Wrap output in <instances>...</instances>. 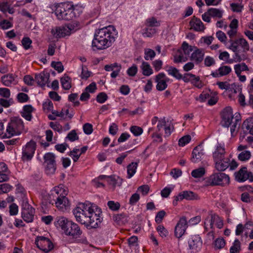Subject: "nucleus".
<instances>
[{
    "instance_id": "27",
    "label": "nucleus",
    "mask_w": 253,
    "mask_h": 253,
    "mask_svg": "<svg viewBox=\"0 0 253 253\" xmlns=\"http://www.w3.org/2000/svg\"><path fill=\"white\" fill-rule=\"evenodd\" d=\"M215 167L219 171H222L226 169L230 165V159L228 158H224L218 162H214Z\"/></svg>"
},
{
    "instance_id": "51",
    "label": "nucleus",
    "mask_w": 253,
    "mask_h": 253,
    "mask_svg": "<svg viewBox=\"0 0 253 253\" xmlns=\"http://www.w3.org/2000/svg\"><path fill=\"white\" fill-rule=\"evenodd\" d=\"M107 206L109 208L113 211H117L120 208V204L118 202L114 201H109L107 203Z\"/></svg>"
},
{
    "instance_id": "55",
    "label": "nucleus",
    "mask_w": 253,
    "mask_h": 253,
    "mask_svg": "<svg viewBox=\"0 0 253 253\" xmlns=\"http://www.w3.org/2000/svg\"><path fill=\"white\" fill-rule=\"evenodd\" d=\"M51 66L58 73H61L64 70V67L61 62L52 61Z\"/></svg>"
},
{
    "instance_id": "42",
    "label": "nucleus",
    "mask_w": 253,
    "mask_h": 253,
    "mask_svg": "<svg viewBox=\"0 0 253 253\" xmlns=\"http://www.w3.org/2000/svg\"><path fill=\"white\" fill-rule=\"evenodd\" d=\"M229 54L227 51L222 52L219 55V59L225 61L227 63H232L234 59H229Z\"/></svg>"
},
{
    "instance_id": "15",
    "label": "nucleus",
    "mask_w": 253,
    "mask_h": 253,
    "mask_svg": "<svg viewBox=\"0 0 253 253\" xmlns=\"http://www.w3.org/2000/svg\"><path fill=\"white\" fill-rule=\"evenodd\" d=\"M221 124L223 127H228L234 118L232 109L231 107H225L221 113Z\"/></svg>"
},
{
    "instance_id": "11",
    "label": "nucleus",
    "mask_w": 253,
    "mask_h": 253,
    "mask_svg": "<svg viewBox=\"0 0 253 253\" xmlns=\"http://www.w3.org/2000/svg\"><path fill=\"white\" fill-rule=\"evenodd\" d=\"M21 210V216L23 220L27 223L33 222L35 209L29 204L27 199L23 200Z\"/></svg>"
},
{
    "instance_id": "39",
    "label": "nucleus",
    "mask_w": 253,
    "mask_h": 253,
    "mask_svg": "<svg viewBox=\"0 0 253 253\" xmlns=\"http://www.w3.org/2000/svg\"><path fill=\"white\" fill-rule=\"evenodd\" d=\"M241 251V243L240 241L236 239L233 243L232 246L230 247V253H240Z\"/></svg>"
},
{
    "instance_id": "44",
    "label": "nucleus",
    "mask_w": 253,
    "mask_h": 253,
    "mask_svg": "<svg viewBox=\"0 0 253 253\" xmlns=\"http://www.w3.org/2000/svg\"><path fill=\"white\" fill-rule=\"evenodd\" d=\"M16 99L19 103H23L27 102L29 100V97L27 94L20 92L17 95Z\"/></svg>"
},
{
    "instance_id": "36",
    "label": "nucleus",
    "mask_w": 253,
    "mask_h": 253,
    "mask_svg": "<svg viewBox=\"0 0 253 253\" xmlns=\"http://www.w3.org/2000/svg\"><path fill=\"white\" fill-rule=\"evenodd\" d=\"M156 29L152 27H147L143 30L142 35L144 37H152L156 33Z\"/></svg>"
},
{
    "instance_id": "2",
    "label": "nucleus",
    "mask_w": 253,
    "mask_h": 253,
    "mask_svg": "<svg viewBox=\"0 0 253 253\" xmlns=\"http://www.w3.org/2000/svg\"><path fill=\"white\" fill-rule=\"evenodd\" d=\"M54 225L58 229H60L63 234L71 237L75 239L77 243H85L86 239H79L83 234V231L80 226L72 220L64 216H57L55 218Z\"/></svg>"
},
{
    "instance_id": "37",
    "label": "nucleus",
    "mask_w": 253,
    "mask_h": 253,
    "mask_svg": "<svg viewBox=\"0 0 253 253\" xmlns=\"http://www.w3.org/2000/svg\"><path fill=\"white\" fill-rule=\"evenodd\" d=\"M243 0H238L237 3H232L230 4V7L232 10L234 12H240L243 7L244 5L242 4Z\"/></svg>"
},
{
    "instance_id": "6",
    "label": "nucleus",
    "mask_w": 253,
    "mask_h": 253,
    "mask_svg": "<svg viewBox=\"0 0 253 253\" xmlns=\"http://www.w3.org/2000/svg\"><path fill=\"white\" fill-rule=\"evenodd\" d=\"M93 204L91 203H79L78 206L73 210L77 222L82 224L85 225L87 222V217L89 214L90 211H92L91 209Z\"/></svg>"
},
{
    "instance_id": "29",
    "label": "nucleus",
    "mask_w": 253,
    "mask_h": 253,
    "mask_svg": "<svg viewBox=\"0 0 253 253\" xmlns=\"http://www.w3.org/2000/svg\"><path fill=\"white\" fill-rule=\"evenodd\" d=\"M137 162H131L127 166V176L128 179L131 178L136 173L138 167Z\"/></svg>"
},
{
    "instance_id": "4",
    "label": "nucleus",
    "mask_w": 253,
    "mask_h": 253,
    "mask_svg": "<svg viewBox=\"0 0 253 253\" xmlns=\"http://www.w3.org/2000/svg\"><path fill=\"white\" fill-rule=\"evenodd\" d=\"M68 191L62 186L54 187L48 195V202L55 205V207L62 211H64L70 207V202L66 197Z\"/></svg>"
},
{
    "instance_id": "43",
    "label": "nucleus",
    "mask_w": 253,
    "mask_h": 253,
    "mask_svg": "<svg viewBox=\"0 0 253 253\" xmlns=\"http://www.w3.org/2000/svg\"><path fill=\"white\" fill-rule=\"evenodd\" d=\"M205 173V169L204 168H200L192 170L191 175L195 178H200L204 175Z\"/></svg>"
},
{
    "instance_id": "16",
    "label": "nucleus",
    "mask_w": 253,
    "mask_h": 253,
    "mask_svg": "<svg viewBox=\"0 0 253 253\" xmlns=\"http://www.w3.org/2000/svg\"><path fill=\"white\" fill-rule=\"evenodd\" d=\"M73 29L72 25L62 26L56 27L55 29H52L51 33L55 37L61 38L70 35Z\"/></svg>"
},
{
    "instance_id": "20",
    "label": "nucleus",
    "mask_w": 253,
    "mask_h": 253,
    "mask_svg": "<svg viewBox=\"0 0 253 253\" xmlns=\"http://www.w3.org/2000/svg\"><path fill=\"white\" fill-rule=\"evenodd\" d=\"M187 228V222L185 217L180 218L175 227L174 235L178 238H180L185 233Z\"/></svg>"
},
{
    "instance_id": "5",
    "label": "nucleus",
    "mask_w": 253,
    "mask_h": 253,
    "mask_svg": "<svg viewBox=\"0 0 253 253\" xmlns=\"http://www.w3.org/2000/svg\"><path fill=\"white\" fill-rule=\"evenodd\" d=\"M230 45L229 49L234 52L233 58L235 62H240L248 58L246 52L250 49V45L247 41L240 38L235 40H230Z\"/></svg>"
},
{
    "instance_id": "9",
    "label": "nucleus",
    "mask_w": 253,
    "mask_h": 253,
    "mask_svg": "<svg viewBox=\"0 0 253 253\" xmlns=\"http://www.w3.org/2000/svg\"><path fill=\"white\" fill-rule=\"evenodd\" d=\"M207 182L211 186H224L229 184L230 177L228 175L220 171L214 172L208 178Z\"/></svg>"
},
{
    "instance_id": "23",
    "label": "nucleus",
    "mask_w": 253,
    "mask_h": 253,
    "mask_svg": "<svg viewBox=\"0 0 253 253\" xmlns=\"http://www.w3.org/2000/svg\"><path fill=\"white\" fill-rule=\"evenodd\" d=\"M205 52L204 49L198 48L195 47V49L190 57L191 60L194 61L196 64H198L203 60Z\"/></svg>"
},
{
    "instance_id": "26",
    "label": "nucleus",
    "mask_w": 253,
    "mask_h": 253,
    "mask_svg": "<svg viewBox=\"0 0 253 253\" xmlns=\"http://www.w3.org/2000/svg\"><path fill=\"white\" fill-rule=\"evenodd\" d=\"M192 157L191 161L194 163H198L201 160L202 157L204 155L203 149L201 145L195 147L192 153Z\"/></svg>"
},
{
    "instance_id": "8",
    "label": "nucleus",
    "mask_w": 253,
    "mask_h": 253,
    "mask_svg": "<svg viewBox=\"0 0 253 253\" xmlns=\"http://www.w3.org/2000/svg\"><path fill=\"white\" fill-rule=\"evenodd\" d=\"M91 209L92 211H90L89 214L87 217V222L85 223V226L87 227H89L92 228H95L98 226L102 221V218L100 214L102 213L101 209L99 208L95 204H93Z\"/></svg>"
},
{
    "instance_id": "38",
    "label": "nucleus",
    "mask_w": 253,
    "mask_h": 253,
    "mask_svg": "<svg viewBox=\"0 0 253 253\" xmlns=\"http://www.w3.org/2000/svg\"><path fill=\"white\" fill-rule=\"evenodd\" d=\"M145 25L147 27H157L160 26V22L158 21L156 18L152 17L146 19Z\"/></svg>"
},
{
    "instance_id": "61",
    "label": "nucleus",
    "mask_w": 253,
    "mask_h": 253,
    "mask_svg": "<svg viewBox=\"0 0 253 253\" xmlns=\"http://www.w3.org/2000/svg\"><path fill=\"white\" fill-rule=\"evenodd\" d=\"M91 72L89 71L86 66H82V71L81 78L82 79L87 80L90 76Z\"/></svg>"
},
{
    "instance_id": "31",
    "label": "nucleus",
    "mask_w": 253,
    "mask_h": 253,
    "mask_svg": "<svg viewBox=\"0 0 253 253\" xmlns=\"http://www.w3.org/2000/svg\"><path fill=\"white\" fill-rule=\"evenodd\" d=\"M141 68L143 75L145 76H149L153 73V71L148 62L143 61Z\"/></svg>"
},
{
    "instance_id": "32",
    "label": "nucleus",
    "mask_w": 253,
    "mask_h": 253,
    "mask_svg": "<svg viewBox=\"0 0 253 253\" xmlns=\"http://www.w3.org/2000/svg\"><path fill=\"white\" fill-rule=\"evenodd\" d=\"M168 73L177 80H180L182 78V75L179 73V70L175 67L170 66L167 70Z\"/></svg>"
},
{
    "instance_id": "59",
    "label": "nucleus",
    "mask_w": 253,
    "mask_h": 253,
    "mask_svg": "<svg viewBox=\"0 0 253 253\" xmlns=\"http://www.w3.org/2000/svg\"><path fill=\"white\" fill-rule=\"evenodd\" d=\"M108 97L107 94L104 92L98 93L96 96V101L99 103H104L108 99Z\"/></svg>"
},
{
    "instance_id": "48",
    "label": "nucleus",
    "mask_w": 253,
    "mask_h": 253,
    "mask_svg": "<svg viewBox=\"0 0 253 253\" xmlns=\"http://www.w3.org/2000/svg\"><path fill=\"white\" fill-rule=\"evenodd\" d=\"M156 229L160 236L162 238L166 237L169 235L168 231L163 225H159L158 226Z\"/></svg>"
},
{
    "instance_id": "24",
    "label": "nucleus",
    "mask_w": 253,
    "mask_h": 253,
    "mask_svg": "<svg viewBox=\"0 0 253 253\" xmlns=\"http://www.w3.org/2000/svg\"><path fill=\"white\" fill-rule=\"evenodd\" d=\"M191 29L197 32H203L205 29L202 21L195 16L190 20L189 23Z\"/></svg>"
},
{
    "instance_id": "52",
    "label": "nucleus",
    "mask_w": 253,
    "mask_h": 253,
    "mask_svg": "<svg viewBox=\"0 0 253 253\" xmlns=\"http://www.w3.org/2000/svg\"><path fill=\"white\" fill-rule=\"evenodd\" d=\"M80 150L74 148L73 150L70 152L69 155L72 157L74 162H77L81 156V154L79 153Z\"/></svg>"
},
{
    "instance_id": "35",
    "label": "nucleus",
    "mask_w": 253,
    "mask_h": 253,
    "mask_svg": "<svg viewBox=\"0 0 253 253\" xmlns=\"http://www.w3.org/2000/svg\"><path fill=\"white\" fill-rule=\"evenodd\" d=\"M234 70L237 76L240 75L243 71H248L249 68L245 63L238 64L234 65Z\"/></svg>"
},
{
    "instance_id": "22",
    "label": "nucleus",
    "mask_w": 253,
    "mask_h": 253,
    "mask_svg": "<svg viewBox=\"0 0 253 253\" xmlns=\"http://www.w3.org/2000/svg\"><path fill=\"white\" fill-rule=\"evenodd\" d=\"M232 71L231 68L227 65L220 66L217 70L211 73L213 78H219L228 75Z\"/></svg>"
},
{
    "instance_id": "64",
    "label": "nucleus",
    "mask_w": 253,
    "mask_h": 253,
    "mask_svg": "<svg viewBox=\"0 0 253 253\" xmlns=\"http://www.w3.org/2000/svg\"><path fill=\"white\" fill-rule=\"evenodd\" d=\"M138 71V68L135 64H133L131 67H129L126 73L129 76L134 77L136 75Z\"/></svg>"
},
{
    "instance_id": "28",
    "label": "nucleus",
    "mask_w": 253,
    "mask_h": 253,
    "mask_svg": "<svg viewBox=\"0 0 253 253\" xmlns=\"http://www.w3.org/2000/svg\"><path fill=\"white\" fill-rule=\"evenodd\" d=\"M34 110L35 109L31 105H26L23 107L21 116L26 120L30 121L32 119V113Z\"/></svg>"
},
{
    "instance_id": "58",
    "label": "nucleus",
    "mask_w": 253,
    "mask_h": 253,
    "mask_svg": "<svg viewBox=\"0 0 253 253\" xmlns=\"http://www.w3.org/2000/svg\"><path fill=\"white\" fill-rule=\"evenodd\" d=\"M22 44L25 49H28L31 46L32 41L29 37H24L21 41Z\"/></svg>"
},
{
    "instance_id": "62",
    "label": "nucleus",
    "mask_w": 253,
    "mask_h": 253,
    "mask_svg": "<svg viewBox=\"0 0 253 253\" xmlns=\"http://www.w3.org/2000/svg\"><path fill=\"white\" fill-rule=\"evenodd\" d=\"M166 215V212L164 210L159 211L156 214L155 217V221L156 223L159 224L162 222L164 217Z\"/></svg>"
},
{
    "instance_id": "12",
    "label": "nucleus",
    "mask_w": 253,
    "mask_h": 253,
    "mask_svg": "<svg viewBox=\"0 0 253 253\" xmlns=\"http://www.w3.org/2000/svg\"><path fill=\"white\" fill-rule=\"evenodd\" d=\"M36 149V143L31 140L23 147L22 160L23 161H29L33 158Z\"/></svg>"
},
{
    "instance_id": "21",
    "label": "nucleus",
    "mask_w": 253,
    "mask_h": 253,
    "mask_svg": "<svg viewBox=\"0 0 253 253\" xmlns=\"http://www.w3.org/2000/svg\"><path fill=\"white\" fill-rule=\"evenodd\" d=\"M49 76L50 75L49 73L42 72L39 74L35 75V80L38 85L43 87L47 83Z\"/></svg>"
},
{
    "instance_id": "46",
    "label": "nucleus",
    "mask_w": 253,
    "mask_h": 253,
    "mask_svg": "<svg viewBox=\"0 0 253 253\" xmlns=\"http://www.w3.org/2000/svg\"><path fill=\"white\" fill-rule=\"evenodd\" d=\"M219 219V216L216 214H211V219L209 220L206 219L205 221V228L207 229V223L208 222L210 223V226L211 228H213L214 223L215 221Z\"/></svg>"
},
{
    "instance_id": "10",
    "label": "nucleus",
    "mask_w": 253,
    "mask_h": 253,
    "mask_svg": "<svg viewBox=\"0 0 253 253\" xmlns=\"http://www.w3.org/2000/svg\"><path fill=\"white\" fill-rule=\"evenodd\" d=\"M43 165L45 172L48 175L53 174L56 169L55 156L52 153H46L43 156Z\"/></svg>"
},
{
    "instance_id": "34",
    "label": "nucleus",
    "mask_w": 253,
    "mask_h": 253,
    "mask_svg": "<svg viewBox=\"0 0 253 253\" xmlns=\"http://www.w3.org/2000/svg\"><path fill=\"white\" fill-rule=\"evenodd\" d=\"M61 84L62 87L65 90H69L71 87V78L69 76H65L61 78Z\"/></svg>"
},
{
    "instance_id": "54",
    "label": "nucleus",
    "mask_w": 253,
    "mask_h": 253,
    "mask_svg": "<svg viewBox=\"0 0 253 253\" xmlns=\"http://www.w3.org/2000/svg\"><path fill=\"white\" fill-rule=\"evenodd\" d=\"M130 131L135 136H139L143 133V129L138 126H133L130 127Z\"/></svg>"
},
{
    "instance_id": "50",
    "label": "nucleus",
    "mask_w": 253,
    "mask_h": 253,
    "mask_svg": "<svg viewBox=\"0 0 253 253\" xmlns=\"http://www.w3.org/2000/svg\"><path fill=\"white\" fill-rule=\"evenodd\" d=\"M191 84L198 88H201L203 86V84L200 80V77L196 76L195 75H194V77L193 78Z\"/></svg>"
},
{
    "instance_id": "60",
    "label": "nucleus",
    "mask_w": 253,
    "mask_h": 253,
    "mask_svg": "<svg viewBox=\"0 0 253 253\" xmlns=\"http://www.w3.org/2000/svg\"><path fill=\"white\" fill-rule=\"evenodd\" d=\"M42 108L44 111H51L53 109V103L49 99H47L43 103Z\"/></svg>"
},
{
    "instance_id": "47",
    "label": "nucleus",
    "mask_w": 253,
    "mask_h": 253,
    "mask_svg": "<svg viewBox=\"0 0 253 253\" xmlns=\"http://www.w3.org/2000/svg\"><path fill=\"white\" fill-rule=\"evenodd\" d=\"M219 219V216L216 214H211V219L209 220L206 219L205 221V228L207 229V223L208 222L210 223V226L211 228H213L214 223L215 221Z\"/></svg>"
},
{
    "instance_id": "56",
    "label": "nucleus",
    "mask_w": 253,
    "mask_h": 253,
    "mask_svg": "<svg viewBox=\"0 0 253 253\" xmlns=\"http://www.w3.org/2000/svg\"><path fill=\"white\" fill-rule=\"evenodd\" d=\"M251 157V154L249 151H244L238 156V159L242 161L248 160Z\"/></svg>"
},
{
    "instance_id": "18",
    "label": "nucleus",
    "mask_w": 253,
    "mask_h": 253,
    "mask_svg": "<svg viewBox=\"0 0 253 253\" xmlns=\"http://www.w3.org/2000/svg\"><path fill=\"white\" fill-rule=\"evenodd\" d=\"M202 244V241L199 235L192 236L188 240L189 249L193 253H196L200 251Z\"/></svg>"
},
{
    "instance_id": "14",
    "label": "nucleus",
    "mask_w": 253,
    "mask_h": 253,
    "mask_svg": "<svg viewBox=\"0 0 253 253\" xmlns=\"http://www.w3.org/2000/svg\"><path fill=\"white\" fill-rule=\"evenodd\" d=\"M186 200H197L200 199L198 195L191 191L185 190L180 192L178 195L173 197L172 204L174 206L177 205L178 202Z\"/></svg>"
},
{
    "instance_id": "17",
    "label": "nucleus",
    "mask_w": 253,
    "mask_h": 253,
    "mask_svg": "<svg viewBox=\"0 0 253 253\" xmlns=\"http://www.w3.org/2000/svg\"><path fill=\"white\" fill-rule=\"evenodd\" d=\"M168 78L164 73H160L155 77V81L157 83L156 89L159 91L164 90L168 87L167 82L169 81Z\"/></svg>"
},
{
    "instance_id": "30",
    "label": "nucleus",
    "mask_w": 253,
    "mask_h": 253,
    "mask_svg": "<svg viewBox=\"0 0 253 253\" xmlns=\"http://www.w3.org/2000/svg\"><path fill=\"white\" fill-rule=\"evenodd\" d=\"M1 82L3 85L10 86L14 81V77L13 74H9L3 76L1 78Z\"/></svg>"
},
{
    "instance_id": "49",
    "label": "nucleus",
    "mask_w": 253,
    "mask_h": 253,
    "mask_svg": "<svg viewBox=\"0 0 253 253\" xmlns=\"http://www.w3.org/2000/svg\"><path fill=\"white\" fill-rule=\"evenodd\" d=\"M225 246V241L222 238L216 239L214 242V246L215 249H222Z\"/></svg>"
},
{
    "instance_id": "57",
    "label": "nucleus",
    "mask_w": 253,
    "mask_h": 253,
    "mask_svg": "<svg viewBox=\"0 0 253 253\" xmlns=\"http://www.w3.org/2000/svg\"><path fill=\"white\" fill-rule=\"evenodd\" d=\"M69 141L71 142L75 141L79 139V137L75 130H72L67 135L66 137Z\"/></svg>"
},
{
    "instance_id": "53",
    "label": "nucleus",
    "mask_w": 253,
    "mask_h": 253,
    "mask_svg": "<svg viewBox=\"0 0 253 253\" xmlns=\"http://www.w3.org/2000/svg\"><path fill=\"white\" fill-rule=\"evenodd\" d=\"M78 98V93H71L68 96V100L69 101L72 102L74 103V106L77 107L80 105V103L77 100Z\"/></svg>"
},
{
    "instance_id": "7",
    "label": "nucleus",
    "mask_w": 253,
    "mask_h": 253,
    "mask_svg": "<svg viewBox=\"0 0 253 253\" xmlns=\"http://www.w3.org/2000/svg\"><path fill=\"white\" fill-rule=\"evenodd\" d=\"M24 129V124L19 117H13L10 119L6 127L5 135L10 137L13 135L21 134Z\"/></svg>"
},
{
    "instance_id": "41",
    "label": "nucleus",
    "mask_w": 253,
    "mask_h": 253,
    "mask_svg": "<svg viewBox=\"0 0 253 253\" xmlns=\"http://www.w3.org/2000/svg\"><path fill=\"white\" fill-rule=\"evenodd\" d=\"M187 60L186 57H184L182 52L178 50L177 53L174 56L173 61L175 63L185 62Z\"/></svg>"
},
{
    "instance_id": "19",
    "label": "nucleus",
    "mask_w": 253,
    "mask_h": 253,
    "mask_svg": "<svg viewBox=\"0 0 253 253\" xmlns=\"http://www.w3.org/2000/svg\"><path fill=\"white\" fill-rule=\"evenodd\" d=\"M235 179L238 182H244L247 179L253 181V174L252 172H248L246 167L241 168L235 173Z\"/></svg>"
},
{
    "instance_id": "63",
    "label": "nucleus",
    "mask_w": 253,
    "mask_h": 253,
    "mask_svg": "<svg viewBox=\"0 0 253 253\" xmlns=\"http://www.w3.org/2000/svg\"><path fill=\"white\" fill-rule=\"evenodd\" d=\"M191 140V136L189 135H185L179 139L178 145L180 146H184L188 144Z\"/></svg>"
},
{
    "instance_id": "25",
    "label": "nucleus",
    "mask_w": 253,
    "mask_h": 253,
    "mask_svg": "<svg viewBox=\"0 0 253 253\" xmlns=\"http://www.w3.org/2000/svg\"><path fill=\"white\" fill-rule=\"evenodd\" d=\"M225 150L224 146L221 144L218 143L215 151L213 153L212 157L214 162H218L221 159L224 158Z\"/></svg>"
},
{
    "instance_id": "40",
    "label": "nucleus",
    "mask_w": 253,
    "mask_h": 253,
    "mask_svg": "<svg viewBox=\"0 0 253 253\" xmlns=\"http://www.w3.org/2000/svg\"><path fill=\"white\" fill-rule=\"evenodd\" d=\"M195 47V46L189 45L186 42H184L181 46L182 49L184 54L186 55H189L192 51H194Z\"/></svg>"
},
{
    "instance_id": "45",
    "label": "nucleus",
    "mask_w": 253,
    "mask_h": 253,
    "mask_svg": "<svg viewBox=\"0 0 253 253\" xmlns=\"http://www.w3.org/2000/svg\"><path fill=\"white\" fill-rule=\"evenodd\" d=\"M156 56L155 52L150 48L145 49L144 58L146 60H152Z\"/></svg>"
},
{
    "instance_id": "33",
    "label": "nucleus",
    "mask_w": 253,
    "mask_h": 253,
    "mask_svg": "<svg viewBox=\"0 0 253 253\" xmlns=\"http://www.w3.org/2000/svg\"><path fill=\"white\" fill-rule=\"evenodd\" d=\"M209 14L215 19H220L223 15V10L215 8H210L209 9Z\"/></svg>"
},
{
    "instance_id": "13",
    "label": "nucleus",
    "mask_w": 253,
    "mask_h": 253,
    "mask_svg": "<svg viewBox=\"0 0 253 253\" xmlns=\"http://www.w3.org/2000/svg\"><path fill=\"white\" fill-rule=\"evenodd\" d=\"M35 243L39 249L45 253H49L54 247L52 242L48 238L43 236H38Z\"/></svg>"
},
{
    "instance_id": "3",
    "label": "nucleus",
    "mask_w": 253,
    "mask_h": 253,
    "mask_svg": "<svg viewBox=\"0 0 253 253\" xmlns=\"http://www.w3.org/2000/svg\"><path fill=\"white\" fill-rule=\"evenodd\" d=\"M50 12L54 13L59 20H70L75 17V6L71 2L54 3L49 6Z\"/></svg>"
},
{
    "instance_id": "1",
    "label": "nucleus",
    "mask_w": 253,
    "mask_h": 253,
    "mask_svg": "<svg viewBox=\"0 0 253 253\" xmlns=\"http://www.w3.org/2000/svg\"><path fill=\"white\" fill-rule=\"evenodd\" d=\"M117 35L118 32L112 25L99 29L92 40V47L99 50L106 49L112 45Z\"/></svg>"
}]
</instances>
